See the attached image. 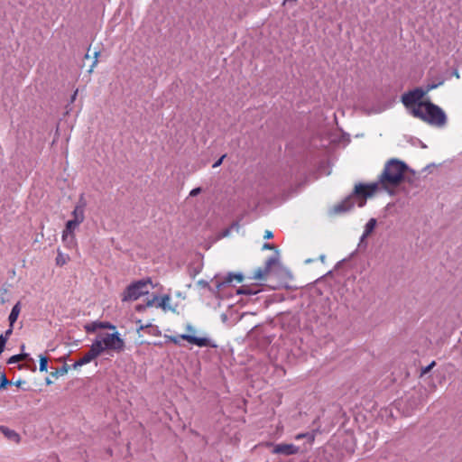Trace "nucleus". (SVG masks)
I'll use <instances>...</instances> for the list:
<instances>
[{
  "mask_svg": "<svg viewBox=\"0 0 462 462\" xmlns=\"http://www.w3.org/2000/svg\"><path fill=\"white\" fill-rule=\"evenodd\" d=\"M98 329L97 321L91 322L85 326V330L87 333H94Z\"/></svg>",
  "mask_w": 462,
  "mask_h": 462,
  "instance_id": "nucleus-23",
  "label": "nucleus"
},
{
  "mask_svg": "<svg viewBox=\"0 0 462 462\" xmlns=\"http://www.w3.org/2000/svg\"><path fill=\"white\" fill-rule=\"evenodd\" d=\"M20 310H21L20 303L18 302V303H16V304L13 307V309H12V310H11V313H10V315H9V318H8L9 322H10V324H11V327H14V322L17 320L18 316H19V314H20Z\"/></svg>",
  "mask_w": 462,
  "mask_h": 462,
  "instance_id": "nucleus-16",
  "label": "nucleus"
},
{
  "mask_svg": "<svg viewBox=\"0 0 462 462\" xmlns=\"http://www.w3.org/2000/svg\"><path fill=\"white\" fill-rule=\"evenodd\" d=\"M263 249H269V250H273L274 248V246L271 244H264L263 246Z\"/></svg>",
  "mask_w": 462,
  "mask_h": 462,
  "instance_id": "nucleus-37",
  "label": "nucleus"
},
{
  "mask_svg": "<svg viewBox=\"0 0 462 462\" xmlns=\"http://www.w3.org/2000/svg\"><path fill=\"white\" fill-rule=\"evenodd\" d=\"M98 329H110L116 331V327L108 321H97Z\"/></svg>",
  "mask_w": 462,
  "mask_h": 462,
  "instance_id": "nucleus-19",
  "label": "nucleus"
},
{
  "mask_svg": "<svg viewBox=\"0 0 462 462\" xmlns=\"http://www.w3.org/2000/svg\"><path fill=\"white\" fill-rule=\"evenodd\" d=\"M377 183L362 184L359 183L355 186L354 194L347 197L342 202L333 207V212L335 214H340L350 210L354 207V196L360 197L362 199H367L372 197L377 190Z\"/></svg>",
  "mask_w": 462,
  "mask_h": 462,
  "instance_id": "nucleus-3",
  "label": "nucleus"
},
{
  "mask_svg": "<svg viewBox=\"0 0 462 462\" xmlns=\"http://www.w3.org/2000/svg\"><path fill=\"white\" fill-rule=\"evenodd\" d=\"M258 290H253L251 287L244 285L239 288L236 292L237 294H245V295H254L258 292Z\"/></svg>",
  "mask_w": 462,
  "mask_h": 462,
  "instance_id": "nucleus-18",
  "label": "nucleus"
},
{
  "mask_svg": "<svg viewBox=\"0 0 462 462\" xmlns=\"http://www.w3.org/2000/svg\"><path fill=\"white\" fill-rule=\"evenodd\" d=\"M16 385H17V386H20V385H21V382H20V381H19V382H17V383H16Z\"/></svg>",
  "mask_w": 462,
  "mask_h": 462,
  "instance_id": "nucleus-40",
  "label": "nucleus"
},
{
  "mask_svg": "<svg viewBox=\"0 0 462 462\" xmlns=\"http://www.w3.org/2000/svg\"><path fill=\"white\" fill-rule=\"evenodd\" d=\"M0 431L5 435V437L15 443H19L21 440L20 435L15 430L5 426H0Z\"/></svg>",
  "mask_w": 462,
  "mask_h": 462,
  "instance_id": "nucleus-14",
  "label": "nucleus"
},
{
  "mask_svg": "<svg viewBox=\"0 0 462 462\" xmlns=\"http://www.w3.org/2000/svg\"><path fill=\"white\" fill-rule=\"evenodd\" d=\"M67 372L68 368L66 366H63L61 369L57 370L55 373H52L51 374L57 377L59 375H64L65 374H67Z\"/></svg>",
  "mask_w": 462,
  "mask_h": 462,
  "instance_id": "nucleus-27",
  "label": "nucleus"
},
{
  "mask_svg": "<svg viewBox=\"0 0 462 462\" xmlns=\"http://www.w3.org/2000/svg\"><path fill=\"white\" fill-rule=\"evenodd\" d=\"M77 94H78V90H76V91L74 92V94L72 95V97H71V102H73V101L76 99Z\"/></svg>",
  "mask_w": 462,
  "mask_h": 462,
  "instance_id": "nucleus-38",
  "label": "nucleus"
},
{
  "mask_svg": "<svg viewBox=\"0 0 462 462\" xmlns=\"http://www.w3.org/2000/svg\"><path fill=\"white\" fill-rule=\"evenodd\" d=\"M411 115L430 125L438 127L444 126L447 122L445 112L430 101L419 102L417 106L411 110Z\"/></svg>",
  "mask_w": 462,
  "mask_h": 462,
  "instance_id": "nucleus-1",
  "label": "nucleus"
},
{
  "mask_svg": "<svg viewBox=\"0 0 462 462\" xmlns=\"http://www.w3.org/2000/svg\"><path fill=\"white\" fill-rule=\"evenodd\" d=\"M101 346H99V344H93L90 346L89 350L84 354V356L77 360L73 366L74 368H78L79 366H82L84 365H87L101 356Z\"/></svg>",
  "mask_w": 462,
  "mask_h": 462,
  "instance_id": "nucleus-8",
  "label": "nucleus"
},
{
  "mask_svg": "<svg viewBox=\"0 0 462 462\" xmlns=\"http://www.w3.org/2000/svg\"><path fill=\"white\" fill-rule=\"evenodd\" d=\"M93 344H99L101 346V354L105 352L121 353L125 348V340L121 337L120 333L113 332H101L97 335Z\"/></svg>",
  "mask_w": 462,
  "mask_h": 462,
  "instance_id": "nucleus-4",
  "label": "nucleus"
},
{
  "mask_svg": "<svg viewBox=\"0 0 462 462\" xmlns=\"http://www.w3.org/2000/svg\"><path fill=\"white\" fill-rule=\"evenodd\" d=\"M9 383L6 376L3 374L1 376H0V387L1 388H4L5 387L7 384Z\"/></svg>",
  "mask_w": 462,
  "mask_h": 462,
  "instance_id": "nucleus-29",
  "label": "nucleus"
},
{
  "mask_svg": "<svg viewBox=\"0 0 462 462\" xmlns=\"http://www.w3.org/2000/svg\"><path fill=\"white\" fill-rule=\"evenodd\" d=\"M48 365V358L46 356L40 357V371L46 372Z\"/></svg>",
  "mask_w": 462,
  "mask_h": 462,
  "instance_id": "nucleus-24",
  "label": "nucleus"
},
{
  "mask_svg": "<svg viewBox=\"0 0 462 462\" xmlns=\"http://www.w3.org/2000/svg\"><path fill=\"white\" fill-rule=\"evenodd\" d=\"M226 157V155H223L221 156L214 164H213V168H217L218 166L221 165V163L223 162V160L224 158Z\"/></svg>",
  "mask_w": 462,
  "mask_h": 462,
  "instance_id": "nucleus-35",
  "label": "nucleus"
},
{
  "mask_svg": "<svg viewBox=\"0 0 462 462\" xmlns=\"http://www.w3.org/2000/svg\"><path fill=\"white\" fill-rule=\"evenodd\" d=\"M158 300H159V297L158 296H153L152 300H147L146 305L148 307H153V306L156 307V303L158 302Z\"/></svg>",
  "mask_w": 462,
  "mask_h": 462,
  "instance_id": "nucleus-28",
  "label": "nucleus"
},
{
  "mask_svg": "<svg viewBox=\"0 0 462 462\" xmlns=\"http://www.w3.org/2000/svg\"><path fill=\"white\" fill-rule=\"evenodd\" d=\"M200 192H201V189H200V188H195V189H193L189 192V196H190V197H195V196L199 195Z\"/></svg>",
  "mask_w": 462,
  "mask_h": 462,
  "instance_id": "nucleus-34",
  "label": "nucleus"
},
{
  "mask_svg": "<svg viewBox=\"0 0 462 462\" xmlns=\"http://www.w3.org/2000/svg\"><path fill=\"white\" fill-rule=\"evenodd\" d=\"M406 171L407 165L403 162L397 159H391L385 163L384 169L380 176V181L384 186H396L403 180Z\"/></svg>",
  "mask_w": 462,
  "mask_h": 462,
  "instance_id": "nucleus-2",
  "label": "nucleus"
},
{
  "mask_svg": "<svg viewBox=\"0 0 462 462\" xmlns=\"http://www.w3.org/2000/svg\"><path fill=\"white\" fill-rule=\"evenodd\" d=\"M166 338L168 341L175 344V345H180V339L186 340L191 345L198 346L199 347H217V345L214 344L211 339L208 337H196L192 335H179V336H166Z\"/></svg>",
  "mask_w": 462,
  "mask_h": 462,
  "instance_id": "nucleus-6",
  "label": "nucleus"
},
{
  "mask_svg": "<svg viewBox=\"0 0 462 462\" xmlns=\"http://www.w3.org/2000/svg\"><path fill=\"white\" fill-rule=\"evenodd\" d=\"M302 439H308L310 443L314 441V435L310 433H299L295 436V439L300 440Z\"/></svg>",
  "mask_w": 462,
  "mask_h": 462,
  "instance_id": "nucleus-22",
  "label": "nucleus"
},
{
  "mask_svg": "<svg viewBox=\"0 0 462 462\" xmlns=\"http://www.w3.org/2000/svg\"><path fill=\"white\" fill-rule=\"evenodd\" d=\"M85 207L86 202L83 199V198H80L79 203L75 206L71 213L73 217L71 220L76 221L79 224L83 223L85 220Z\"/></svg>",
  "mask_w": 462,
  "mask_h": 462,
  "instance_id": "nucleus-11",
  "label": "nucleus"
},
{
  "mask_svg": "<svg viewBox=\"0 0 462 462\" xmlns=\"http://www.w3.org/2000/svg\"><path fill=\"white\" fill-rule=\"evenodd\" d=\"M149 285H152V280L150 278L140 280L131 283L125 290L122 296V300H135L139 299L141 296L147 294L149 292Z\"/></svg>",
  "mask_w": 462,
  "mask_h": 462,
  "instance_id": "nucleus-5",
  "label": "nucleus"
},
{
  "mask_svg": "<svg viewBox=\"0 0 462 462\" xmlns=\"http://www.w3.org/2000/svg\"><path fill=\"white\" fill-rule=\"evenodd\" d=\"M28 356L27 354H19L11 356L8 360V364H14L25 359Z\"/></svg>",
  "mask_w": 462,
  "mask_h": 462,
  "instance_id": "nucleus-21",
  "label": "nucleus"
},
{
  "mask_svg": "<svg viewBox=\"0 0 462 462\" xmlns=\"http://www.w3.org/2000/svg\"><path fill=\"white\" fill-rule=\"evenodd\" d=\"M426 94L427 91H424V89L416 88L404 93L402 96V102L403 106L411 112V110L417 106L419 102H424L422 98Z\"/></svg>",
  "mask_w": 462,
  "mask_h": 462,
  "instance_id": "nucleus-7",
  "label": "nucleus"
},
{
  "mask_svg": "<svg viewBox=\"0 0 462 462\" xmlns=\"http://www.w3.org/2000/svg\"><path fill=\"white\" fill-rule=\"evenodd\" d=\"M236 280L237 282H242L244 280V277L242 274H233L229 273L226 277L224 278L222 282H218L217 284V289L220 291L224 289H226L227 286L230 285V283Z\"/></svg>",
  "mask_w": 462,
  "mask_h": 462,
  "instance_id": "nucleus-12",
  "label": "nucleus"
},
{
  "mask_svg": "<svg viewBox=\"0 0 462 462\" xmlns=\"http://www.w3.org/2000/svg\"><path fill=\"white\" fill-rule=\"evenodd\" d=\"M436 365V362L432 361L429 365L422 367L420 371V377L424 376L428 374L434 366Z\"/></svg>",
  "mask_w": 462,
  "mask_h": 462,
  "instance_id": "nucleus-25",
  "label": "nucleus"
},
{
  "mask_svg": "<svg viewBox=\"0 0 462 462\" xmlns=\"http://www.w3.org/2000/svg\"><path fill=\"white\" fill-rule=\"evenodd\" d=\"M171 301V298L169 294H165L162 297H159V300L156 303V308L162 309L163 310H171V307L170 305Z\"/></svg>",
  "mask_w": 462,
  "mask_h": 462,
  "instance_id": "nucleus-15",
  "label": "nucleus"
},
{
  "mask_svg": "<svg viewBox=\"0 0 462 462\" xmlns=\"http://www.w3.org/2000/svg\"><path fill=\"white\" fill-rule=\"evenodd\" d=\"M100 52L99 51H95L94 52V60L92 62V65L90 66L89 69H88V72L91 73L94 69V68L97 65V62H98V56H99Z\"/></svg>",
  "mask_w": 462,
  "mask_h": 462,
  "instance_id": "nucleus-26",
  "label": "nucleus"
},
{
  "mask_svg": "<svg viewBox=\"0 0 462 462\" xmlns=\"http://www.w3.org/2000/svg\"><path fill=\"white\" fill-rule=\"evenodd\" d=\"M275 263V259L270 257L264 263L263 267L257 268L253 275L252 279L256 281H264L271 272L272 266Z\"/></svg>",
  "mask_w": 462,
  "mask_h": 462,
  "instance_id": "nucleus-9",
  "label": "nucleus"
},
{
  "mask_svg": "<svg viewBox=\"0 0 462 462\" xmlns=\"http://www.w3.org/2000/svg\"><path fill=\"white\" fill-rule=\"evenodd\" d=\"M442 84V81L441 82H439L438 84H429L426 88L424 89V91H427L430 92V90L438 88L439 86H440Z\"/></svg>",
  "mask_w": 462,
  "mask_h": 462,
  "instance_id": "nucleus-30",
  "label": "nucleus"
},
{
  "mask_svg": "<svg viewBox=\"0 0 462 462\" xmlns=\"http://www.w3.org/2000/svg\"><path fill=\"white\" fill-rule=\"evenodd\" d=\"M69 256L68 255H64L61 252H58V255L56 257V264L57 265H60V266H62L64 265L65 263H67V262L69 261Z\"/></svg>",
  "mask_w": 462,
  "mask_h": 462,
  "instance_id": "nucleus-20",
  "label": "nucleus"
},
{
  "mask_svg": "<svg viewBox=\"0 0 462 462\" xmlns=\"http://www.w3.org/2000/svg\"><path fill=\"white\" fill-rule=\"evenodd\" d=\"M6 341L7 340L5 337L0 336V354L4 352Z\"/></svg>",
  "mask_w": 462,
  "mask_h": 462,
  "instance_id": "nucleus-33",
  "label": "nucleus"
},
{
  "mask_svg": "<svg viewBox=\"0 0 462 462\" xmlns=\"http://www.w3.org/2000/svg\"><path fill=\"white\" fill-rule=\"evenodd\" d=\"M80 224L76 222V221H73V220H69L67 223H66V226H65V228L62 232V240L63 241H66L68 236H70L71 238L73 239L74 238V231L75 229L79 226Z\"/></svg>",
  "mask_w": 462,
  "mask_h": 462,
  "instance_id": "nucleus-13",
  "label": "nucleus"
},
{
  "mask_svg": "<svg viewBox=\"0 0 462 462\" xmlns=\"http://www.w3.org/2000/svg\"><path fill=\"white\" fill-rule=\"evenodd\" d=\"M273 232H272V231H270V230H266V231L264 232V236H263V238H264V239H271V238H273Z\"/></svg>",
  "mask_w": 462,
  "mask_h": 462,
  "instance_id": "nucleus-36",
  "label": "nucleus"
},
{
  "mask_svg": "<svg viewBox=\"0 0 462 462\" xmlns=\"http://www.w3.org/2000/svg\"><path fill=\"white\" fill-rule=\"evenodd\" d=\"M85 59H89V54H88V53H87V54L85 55Z\"/></svg>",
  "mask_w": 462,
  "mask_h": 462,
  "instance_id": "nucleus-39",
  "label": "nucleus"
},
{
  "mask_svg": "<svg viewBox=\"0 0 462 462\" xmlns=\"http://www.w3.org/2000/svg\"><path fill=\"white\" fill-rule=\"evenodd\" d=\"M13 333V327L10 326V328L5 332V334L1 335L2 337H5L6 340H8L9 337Z\"/></svg>",
  "mask_w": 462,
  "mask_h": 462,
  "instance_id": "nucleus-32",
  "label": "nucleus"
},
{
  "mask_svg": "<svg viewBox=\"0 0 462 462\" xmlns=\"http://www.w3.org/2000/svg\"><path fill=\"white\" fill-rule=\"evenodd\" d=\"M300 448L299 447L293 445V444H286V443H281L276 444L273 449V454H282L286 456L290 455H295L299 453Z\"/></svg>",
  "mask_w": 462,
  "mask_h": 462,
  "instance_id": "nucleus-10",
  "label": "nucleus"
},
{
  "mask_svg": "<svg viewBox=\"0 0 462 462\" xmlns=\"http://www.w3.org/2000/svg\"><path fill=\"white\" fill-rule=\"evenodd\" d=\"M186 330L188 332L187 335H192V336H195V333H196V329L194 328L193 326H191L190 324H188L186 326Z\"/></svg>",
  "mask_w": 462,
  "mask_h": 462,
  "instance_id": "nucleus-31",
  "label": "nucleus"
},
{
  "mask_svg": "<svg viewBox=\"0 0 462 462\" xmlns=\"http://www.w3.org/2000/svg\"><path fill=\"white\" fill-rule=\"evenodd\" d=\"M375 226H376V219L375 218L369 219V221L365 225L363 237L368 236L374 231V229L375 228Z\"/></svg>",
  "mask_w": 462,
  "mask_h": 462,
  "instance_id": "nucleus-17",
  "label": "nucleus"
}]
</instances>
